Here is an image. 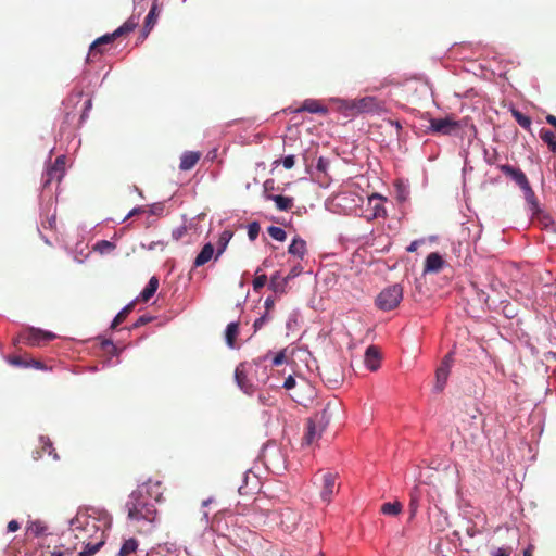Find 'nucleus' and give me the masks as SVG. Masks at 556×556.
Here are the masks:
<instances>
[{"label":"nucleus","mask_w":556,"mask_h":556,"mask_svg":"<svg viewBox=\"0 0 556 556\" xmlns=\"http://www.w3.org/2000/svg\"><path fill=\"white\" fill-rule=\"evenodd\" d=\"M540 138L543 142H545L548 146V149L556 154V136L555 134L549 130L542 128L540 130Z\"/></svg>","instance_id":"obj_29"},{"label":"nucleus","mask_w":556,"mask_h":556,"mask_svg":"<svg viewBox=\"0 0 556 556\" xmlns=\"http://www.w3.org/2000/svg\"><path fill=\"white\" fill-rule=\"evenodd\" d=\"M125 508L127 517L135 522H153L156 519L157 510L154 503L144 495L143 488H137L129 495Z\"/></svg>","instance_id":"obj_2"},{"label":"nucleus","mask_w":556,"mask_h":556,"mask_svg":"<svg viewBox=\"0 0 556 556\" xmlns=\"http://www.w3.org/2000/svg\"><path fill=\"white\" fill-rule=\"evenodd\" d=\"M546 122L556 128V116L548 114L546 116Z\"/></svg>","instance_id":"obj_59"},{"label":"nucleus","mask_w":556,"mask_h":556,"mask_svg":"<svg viewBox=\"0 0 556 556\" xmlns=\"http://www.w3.org/2000/svg\"><path fill=\"white\" fill-rule=\"evenodd\" d=\"M325 429L318 427L315 420L308 418L306 420L305 433L302 439V444L311 446L315 444L320 438Z\"/></svg>","instance_id":"obj_11"},{"label":"nucleus","mask_w":556,"mask_h":556,"mask_svg":"<svg viewBox=\"0 0 556 556\" xmlns=\"http://www.w3.org/2000/svg\"><path fill=\"white\" fill-rule=\"evenodd\" d=\"M157 247H160V249L163 250L165 247V243L162 241H152L149 245V250H155V249H157Z\"/></svg>","instance_id":"obj_57"},{"label":"nucleus","mask_w":556,"mask_h":556,"mask_svg":"<svg viewBox=\"0 0 556 556\" xmlns=\"http://www.w3.org/2000/svg\"><path fill=\"white\" fill-rule=\"evenodd\" d=\"M160 13H161V9L159 8L157 0H154L148 15L146 16V20H144L143 28L141 30L142 39H146L148 37V35L150 34V31L153 29V27L155 26V24L157 22Z\"/></svg>","instance_id":"obj_14"},{"label":"nucleus","mask_w":556,"mask_h":556,"mask_svg":"<svg viewBox=\"0 0 556 556\" xmlns=\"http://www.w3.org/2000/svg\"><path fill=\"white\" fill-rule=\"evenodd\" d=\"M533 219L544 229L549 230L552 232L556 231V223L553 218L544 213L541 208L538 212L532 213Z\"/></svg>","instance_id":"obj_20"},{"label":"nucleus","mask_w":556,"mask_h":556,"mask_svg":"<svg viewBox=\"0 0 556 556\" xmlns=\"http://www.w3.org/2000/svg\"><path fill=\"white\" fill-rule=\"evenodd\" d=\"M337 475L327 472L323 476V484L320 496L325 502H330L332 496L338 492L339 484L337 482Z\"/></svg>","instance_id":"obj_9"},{"label":"nucleus","mask_w":556,"mask_h":556,"mask_svg":"<svg viewBox=\"0 0 556 556\" xmlns=\"http://www.w3.org/2000/svg\"><path fill=\"white\" fill-rule=\"evenodd\" d=\"M532 551H533V546H532V545L528 546V547L523 551V556H533Z\"/></svg>","instance_id":"obj_63"},{"label":"nucleus","mask_w":556,"mask_h":556,"mask_svg":"<svg viewBox=\"0 0 556 556\" xmlns=\"http://www.w3.org/2000/svg\"><path fill=\"white\" fill-rule=\"evenodd\" d=\"M339 111L348 117L361 114L381 115L388 111L386 102L374 96L355 99H339Z\"/></svg>","instance_id":"obj_1"},{"label":"nucleus","mask_w":556,"mask_h":556,"mask_svg":"<svg viewBox=\"0 0 556 556\" xmlns=\"http://www.w3.org/2000/svg\"><path fill=\"white\" fill-rule=\"evenodd\" d=\"M230 236L228 235V232H223V235L220 236V243H222V247L220 249L218 250L217 254H216V258L223 253V251L225 250L226 248V244L229 240Z\"/></svg>","instance_id":"obj_45"},{"label":"nucleus","mask_w":556,"mask_h":556,"mask_svg":"<svg viewBox=\"0 0 556 556\" xmlns=\"http://www.w3.org/2000/svg\"><path fill=\"white\" fill-rule=\"evenodd\" d=\"M264 306L266 309L265 313H269L275 306V300L273 298L268 296L264 302Z\"/></svg>","instance_id":"obj_50"},{"label":"nucleus","mask_w":556,"mask_h":556,"mask_svg":"<svg viewBox=\"0 0 556 556\" xmlns=\"http://www.w3.org/2000/svg\"><path fill=\"white\" fill-rule=\"evenodd\" d=\"M139 24V16L131 15L122 26L115 29L112 34H106L98 39H96L88 52L87 61L94 62L98 58H100L103 52V46L113 42L116 38L128 35L134 31Z\"/></svg>","instance_id":"obj_3"},{"label":"nucleus","mask_w":556,"mask_h":556,"mask_svg":"<svg viewBox=\"0 0 556 556\" xmlns=\"http://www.w3.org/2000/svg\"><path fill=\"white\" fill-rule=\"evenodd\" d=\"M452 362H453V357H452V354L448 353L447 355L444 356L442 363H441V366L437 369V372H435V378H437V383H435V389L441 392L445 384H446V381H447V378H448V375H450V369H451V366H452Z\"/></svg>","instance_id":"obj_12"},{"label":"nucleus","mask_w":556,"mask_h":556,"mask_svg":"<svg viewBox=\"0 0 556 556\" xmlns=\"http://www.w3.org/2000/svg\"><path fill=\"white\" fill-rule=\"evenodd\" d=\"M409 507L412 510V515H414L417 510V501L414 497L410 500Z\"/></svg>","instance_id":"obj_60"},{"label":"nucleus","mask_w":556,"mask_h":556,"mask_svg":"<svg viewBox=\"0 0 556 556\" xmlns=\"http://www.w3.org/2000/svg\"><path fill=\"white\" fill-rule=\"evenodd\" d=\"M342 415V404L337 400H330L327 402L325 407L316 413L313 417H311L313 420L318 424V427L321 429H326L327 426L332 421L337 420Z\"/></svg>","instance_id":"obj_5"},{"label":"nucleus","mask_w":556,"mask_h":556,"mask_svg":"<svg viewBox=\"0 0 556 556\" xmlns=\"http://www.w3.org/2000/svg\"><path fill=\"white\" fill-rule=\"evenodd\" d=\"M429 129L434 134L452 135L460 129V123L452 116H446L444 118H431Z\"/></svg>","instance_id":"obj_6"},{"label":"nucleus","mask_w":556,"mask_h":556,"mask_svg":"<svg viewBox=\"0 0 556 556\" xmlns=\"http://www.w3.org/2000/svg\"><path fill=\"white\" fill-rule=\"evenodd\" d=\"M143 212H144L143 207H141V206H139V207H135V208H132V210L128 213V215H127V217H126V218H130V217L136 216V215H138V214H140V213H143Z\"/></svg>","instance_id":"obj_58"},{"label":"nucleus","mask_w":556,"mask_h":556,"mask_svg":"<svg viewBox=\"0 0 556 556\" xmlns=\"http://www.w3.org/2000/svg\"><path fill=\"white\" fill-rule=\"evenodd\" d=\"M151 320H153V317L152 316H148V315H142L140 316L136 323L134 324V328H138V327H141L148 323H150Z\"/></svg>","instance_id":"obj_44"},{"label":"nucleus","mask_w":556,"mask_h":556,"mask_svg":"<svg viewBox=\"0 0 556 556\" xmlns=\"http://www.w3.org/2000/svg\"><path fill=\"white\" fill-rule=\"evenodd\" d=\"M287 285V279L285 277H280L278 271L275 273L270 278L269 287L275 293L283 294L286 292Z\"/></svg>","instance_id":"obj_26"},{"label":"nucleus","mask_w":556,"mask_h":556,"mask_svg":"<svg viewBox=\"0 0 556 556\" xmlns=\"http://www.w3.org/2000/svg\"><path fill=\"white\" fill-rule=\"evenodd\" d=\"M214 254V247L212 243H206L194 260V267H200L212 260Z\"/></svg>","instance_id":"obj_24"},{"label":"nucleus","mask_w":556,"mask_h":556,"mask_svg":"<svg viewBox=\"0 0 556 556\" xmlns=\"http://www.w3.org/2000/svg\"><path fill=\"white\" fill-rule=\"evenodd\" d=\"M159 288V279L153 276L150 278L148 285L141 291L140 295L137 298V301L148 302L156 292Z\"/></svg>","instance_id":"obj_22"},{"label":"nucleus","mask_w":556,"mask_h":556,"mask_svg":"<svg viewBox=\"0 0 556 556\" xmlns=\"http://www.w3.org/2000/svg\"><path fill=\"white\" fill-rule=\"evenodd\" d=\"M201 159V153L195 151H187L180 157L179 168L181 170H190L193 168L199 160Z\"/></svg>","instance_id":"obj_19"},{"label":"nucleus","mask_w":556,"mask_h":556,"mask_svg":"<svg viewBox=\"0 0 556 556\" xmlns=\"http://www.w3.org/2000/svg\"><path fill=\"white\" fill-rule=\"evenodd\" d=\"M186 231H187V228H186L185 226H180V227H178V228H176V229H174V230H173V232H172V237H173L176 241H178V240H180V239L184 237V235L186 233Z\"/></svg>","instance_id":"obj_43"},{"label":"nucleus","mask_w":556,"mask_h":556,"mask_svg":"<svg viewBox=\"0 0 556 556\" xmlns=\"http://www.w3.org/2000/svg\"><path fill=\"white\" fill-rule=\"evenodd\" d=\"M20 529V523L16 520H11L8 523V531L15 532Z\"/></svg>","instance_id":"obj_53"},{"label":"nucleus","mask_w":556,"mask_h":556,"mask_svg":"<svg viewBox=\"0 0 556 556\" xmlns=\"http://www.w3.org/2000/svg\"><path fill=\"white\" fill-rule=\"evenodd\" d=\"M138 488H143L144 495L154 504L160 503L163 500V492L165 488L162 481L150 479L147 482L140 484Z\"/></svg>","instance_id":"obj_10"},{"label":"nucleus","mask_w":556,"mask_h":556,"mask_svg":"<svg viewBox=\"0 0 556 556\" xmlns=\"http://www.w3.org/2000/svg\"><path fill=\"white\" fill-rule=\"evenodd\" d=\"M29 363H30V366H33V367H35L37 369H42L43 368V365L39 361L31 359Z\"/></svg>","instance_id":"obj_62"},{"label":"nucleus","mask_w":556,"mask_h":556,"mask_svg":"<svg viewBox=\"0 0 556 556\" xmlns=\"http://www.w3.org/2000/svg\"><path fill=\"white\" fill-rule=\"evenodd\" d=\"M9 362H10V364H12L14 366H20V367H28V366H30V363L28 361H25L21 356H11L9 358Z\"/></svg>","instance_id":"obj_42"},{"label":"nucleus","mask_w":556,"mask_h":556,"mask_svg":"<svg viewBox=\"0 0 556 556\" xmlns=\"http://www.w3.org/2000/svg\"><path fill=\"white\" fill-rule=\"evenodd\" d=\"M267 232H268V235H269L273 239H275V240H277V241H281V242H282V241H285V240H286V238H287V233H286V231H285L282 228L277 227V226H270V227H268Z\"/></svg>","instance_id":"obj_36"},{"label":"nucleus","mask_w":556,"mask_h":556,"mask_svg":"<svg viewBox=\"0 0 556 556\" xmlns=\"http://www.w3.org/2000/svg\"><path fill=\"white\" fill-rule=\"evenodd\" d=\"M288 252L292 255L303 258L306 253V242L303 239L294 238L289 245Z\"/></svg>","instance_id":"obj_27"},{"label":"nucleus","mask_w":556,"mask_h":556,"mask_svg":"<svg viewBox=\"0 0 556 556\" xmlns=\"http://www.w3.org/2000/svg\"><path fill=\"white\" fill-rule=\"evenodd\" d=\"M269 319V313H265L260 318H257L253 324L254 331H258Z\"/></svg>","instance_id":"obj_41"},{"label":"nucleus","mask_w":556,"mask_h":556,"mask_svg":"<svg viewBox=\"0 0 556 556\" xmlns=\"http://www.w3.org/2000/svg\"><path fill=\"white\" fill-rule=\"evenodd\" d=\"M83 96H84L83 90H76L68 97L67 101L77 104L80 101V99L83 98Z\"/></svg>","instance_id":"obj_46"},{"label":"nucleus","mask_w":556,"mask_h":556,"mask_svg":"<svg viewBox=\"0 0 556 556\" xmlns=\"http://www.w3.org/2000/svg\"><path fill=\"white\" fill-rule=\"evenodd\" d=\"M493 556H510V548H504V547L497 548L493 553Z\"/></svg>","instance_id":"obj_51"},{"label":"nucleus","mask_w":556,"mask_h":556,"mask_svg":"<svg viewBox=\"0 0 556 556\" xmlns=\"http://www.w3.org/2000/svg\"><path fill=\"white\" fill-rule=\"evenodd\" d=\"M138 545V541L134 538L126 540L118 552V556H130L137 551Z\"/></svg>","instance_id":"obj_32"},{"label":"nucleus","mask_w":556,"mask_h":556,"mask_svg":"<svg viewBox=\"0 0 556 556\" xmlns=\"http://www.w3.org/2000/svg\"><path fill=\"white\" fill-rule=\"evenodd\" d=\"M382 198L378 194H372L368 198V203L372 205V214L371 217H378L384 212L383 205L381 203Z\"/></svg>","instance_id":"obj_35"},{"label":"nucleus","mask_w":556,"mask_h":556,"mask_svg":"<svg viewBox=\"0 0 556 556\" xmlns=\"http://www.w3.org/2000/svg\"><path fill=\"white\" fill-rule=\"evenodd\" d=\"M238 333H239V324L238 323H230L227 325L226 331H225V339H226V343L229 348L235 346V342H236Z\"/></svg>","instance_id":"obj_28"},{"label":"nucleus","mask_w":556,"mask_h":556,"mask_svg":"<svg viewBox=\"0 0 556 556\" xmlns=\"http://www.w3.org/2000/svg\"><path fill=\"white\" fill-rule=\"evenodd\" d=\"M260 273V269L256 270V276L253 280V289L255 291H258L260 289H262L266 282H267V276L265 274H258Z\"/></svg>","instance_id":"obj_38"},{"label":"nucleus","mask_w":556,"mask_h":556,"mask_svg":"<svg viewBox=\"0 0 556 556\" xmlns=\"http://www.w3.org/2000/svg\"><path fill=\"white\" fill-rule=\"evenodd\" d=\"M300 269L298 267H293L289 274L285 277L287 279V282H289V280L295 278L296 276H299L300 274Z\"/></svg>","instance_id":"obj_52"},{"label":"nucleus","mask_w":556,"mask_h":556,"mask_svg":"<svg viewBox=\"0 0 556 556\" xmlns=\"http://www.w3.org/2000/svg\"><path fill=\"white\" fill-rule=\"evenodd\" d=\"M52 169H59L61 175H64L65 172V156H58L54 163L51 165Z\"/></svg>","instance_id":"obj_40"},{"label":"nucleus","mask_w":556,"mask_h":556,"mask_svg":"<svg viewBox=\"0 0 556 556\" xmlns=\"http://www.w3.org/2000/svg\"><path fill=\"white\" fill-rule=\"evenodd\" d=\"M327 168V161L324 157H319L317 162V169L325 172Z\"/></svg>","instance_id":"obj_55"},{"label":"nucleus","mask_w":556,"mask_h":556,"mask_svg":"<svg viewBox=\"0 0 556 556\" xmlns=\"http://www.w3.org/2000/svg\"><path fill=\"white\" fill-rule=\"evenodd\" d=\"M403 509V505L395 501V502H387L381 505L380 511L384 515L389 516H397Z\"/></svg>","instance_id":"obj_31"},{"label":"nucleus","mask_w":556,"mask_h":556,"mask_svg":"<svg viewBox=\"0 0 556 556\" xmlns=\"http://www.w3.org/2000/svg\"><path fill=\"white\" fill-rule=\"evenodd\" d=\"M28 531H30L31 533H34L35 535H39L42 531V528L37 525V523H33L29 528H28Z\"/></svg>","instance_id":"obj_54"},{"label":"nucleus","mask_w":556,"mask_h":556,"mask_svg":"<svg viewBox=\"0 0 556 556\" xmlns=\"http://www.w3.org/2000/svg\"><path fill=\"white\" fill-rule=\"evenodd\" d=\"M520 189L523 192L525 199L529 205V210L531 211V213L538 212L540 208L539 201H538L536 195H535L533 189L531 188L530 184L529 182L526 184Z\"/></svg>","instance_id":"obj_23"},{"label":"nucleus","mask_w":556,"mask_h":556,"mask_svg":"<svg viewBox=\"0 0 556 556\" xmlns=\"http://www.w3.org/2000/svg\"><path fill=\"white\" fill-rule=\"evenodd\" d=\"M135 305H136V301L134 302H130L129 304H127L116 316L115 318L113 319L112 321V325H111V328L115 329L118 325H121L126 318L127 316L132 312V309L135 308Z\"/></svg>","instance_id":"obj_30"},{"label":"nucleus","mask_w":556,"mask_h":556,"mask_svg":"<svg viewBox=\"0 0 556 556\" xmlns=\"http://www.w3.org/2000/svg\"><path fill=\"white\" fill-rule=\"evenodd\" d=\"M260 230H261V227H260L258 223H256V222L250 223L248 226L249 239L251 241H254L257 238Z\"/></svg>","instance_id":"obj_39"},{"label":"nucleus","mask_w":556,"mask_h":556,"mask_svg":"<svg viewBox=\"0 0 556 556\" xmlns=\"http://www.w3.org/2000/svg\"><path fill=\"white\" fill-rule=\"evenodd\" d=\"M267 199L275 202L276 207L279 211H289L293 206V199L290 197H285L281 194H269L267 195Z\"/></svg>","instance_id":"obj_25"},{"label":"nucleus","mask_w":556,"mask_h":556,"mask_svg":"<svg viewBox=\"0 0 556 556\" xmlns=\"http://www.w3.org/2000/svg\"><path fill=\"white\" fill-rule=\"evenodd\" d=\"M55 338V334L40 329H29L27 332L21 336V340L28 345L35 346L40 345L41 342H48Z\"/></svg>","instance_id":"obj_8"},{"label":"nucleus","mask_w":556,"mask_h":556,"mask_svg":"<svg viewBox=\"0 0 556 556\" xmlns=\"http://www.w3.org/2000/svg\"><path fill=\"white\" fill-rule=\"evenodd\" d=\"M320 376L325 383L331 389H336L342 382L343 379L342 375L334 368H326L324 372L320 374Z\"/></svg>","instance_id":"obj_21"},{"label":"nucleus","mask_w":556,"mask_h":556,"mask_svg":"<svg viewBox=\"0 0 556 556\" xmlns=\"http://www.w3.org/2000/svg\"><path fill=\"white\" fill-rule=\"evenodd\" d=\"M418 244L419 242L418 241H413L408 247H407V251L408 252H415L418 248Z\"/></svg>","instance_id":"obj_61"},{"label":"nucleus","mask_w":556,"mask_h":556,"mask_svg":"<svg viewBox=\"0 0 556 556\" xmlns=\"http://www.w3.org/2000/svg\"><path fill=\"white\" fill-rule=\"evenodd\" d=\"M63 175L60 174L59 169H52L51 166L47 168L42 175L43 187H48L53 180L61 181Z\"/></svg>","instance_id":"obj_33"},{"label":"nucleus","mask_w":556,"mask_h":556,"mask_svg":"<svg viewBox=\"0 0 556 556\" xmlns=\"http://www.w3.org/2000/svg\"><path fill=\"white\" fill-rule=\"evenodd\" d=\"M403 299L401 285H393L384 288L376 298V305L379 309L388 312L396 308Z\"/></svg>","instance_id":"obj_4"},{"label":"nucleus","mask_w":556,"mask_h":556,"mask_svg":"<svg viewBox=\"0 0 556 556\" xmlns=\"http://www.w3.org/2000/svg\"><path fill=\"white\" fill-rule=\"evenodd\" d=\"M285 359H286V353H285V351H280V352H278V353L274 356V358H273V365H274V366H279V365H281V364L285 362Z\"/></svg>","instance_id":"obj_47"},{"label":"nucleus","mask_w":556,"mask_h":556,"mask_svg":"<svg viewBox=\"0 0 556 556\" xmlns=\"http://www.w3.org/2000/svg\"><path fill=\"white\" fill-rule=\"evenodd\" d=\"M443 265L442 256L437 252H432L426 257L424 273H439Z\"/></svg>","instance_id":"obj_16"},{"label":"nucleus","mask_w":556,"mask_h":556,"mask_svg":"<svg viewBox=\"0 0 556 556\" xmlns=\"http://www.w3.org/2000/svg\"><path fill=\"white\" fill-rule=\"evenodd\" d=\"M498 168L503 174L509 176L520 188L529 182L526 174L519 168H515L508 164H502Z\"/></svg>","instance_id":"obj_15"},{"label":"nucleus","mask_w":556,"mask_h":556,"mask_svg":"<svg viewBox=\"0 0 556 556\" xmlns=\"http://www.w3.org/2000/svg\"><path fill=\"white\" fill-rule=\"evenodd\" d=\"M235 380L238 387L248 395L254 393L255 388L253 383H251L248 379L247 370L244 364H240L237 366L235 370Z\"/></svg>","instance_id":"obj_13"},{"label":"nucleus","mask_w":556,"mask_h":556,"mask_svg":"<svg viewBox=\"0 0 556 556\" xmlns=\"http://www.w3.org/2000/svg\"><path fill=\"white\" fill-rule=\"evenodd\" d=\"M365 364L368 369L375 371L380 366V351L376 345H370L365 352Z\"/></svg>","instance_id":"obj_17"},{"label":"nucleus","mask_w":556,"mask_h":556,"mask_svg":"<svg viewBox=\"0 0 556 556\" xmlns=\"http://www.w3.org/2000/svg\"><path fill=\"white\" fill-rule=\"evenodd\" d=\"M295 112H309L325 115L328 112V109L318 100L306 99L302 105L295 110Z\"/></svg>","instance_id":"obj_18"},{"label":"nucleus","mask_w":556,"mask_h":556,"mask_svg":"<svg viewBox=\"0 0 556 556\" xmlns=\"http://www.w3.org/2000/svg\"><path fill=\"white\" fill-rule=\"evenodd\" d=\"M294 155H288L282 160V164L286 169L292 168L294 166Z\"/></svg>","instance_id":"obj_48"},{"label":"nucleus","mask_w":556,"mask_h":556,"mask_svg":"<svg viewBox=\"0 0 556 556\" xmlns=\"http://www.w3.org/2000/svg\"><path fill=\"white\" fill-rule=\"evenodd\" d=\"M300 520V514L289 507L282 508L279 513V527L285 532H293L296 529Z\"/></svg>","instance_id":"obj_7"},{"label":"nucleus","mask_w":556,"mask_h":556,"mask_svg":"<svg viewBox=\"0 0 556 556\" xmlns=\"http://www.w3.org/2000/svg\"><path fill=\"white\" fill-rule=\"evenodd\" d=\"M511 115L514 116L516 122L519 124V126H521L526 130H530V127L532 124L531 117L525 115L523 113H521L520 111H518L516 109L511 110Z\"/></svg>","instance_id":"obj_34"},{"label":"nucleus","mask_w":556,"mask_h":556,"mask_svg":"<svg viewBox=\"0 0 556 556\" xmlns=\"http://www.w3.org/2000/svg\"><path fill=\"white\" fill-rule=\"evenodd\" d=\"M295 379L292 376H289L283 382V388L290 390L295 387Z\"/></svg>","instance_id":"obj_49"},{"label":"nucleus","mask_w":556,"mask_h":556,"mask_svg":"<svg viewBox=\"0 0 556 556\" xmlns=\"http://www.w3.org/2000/svg\"><path fill=\"white\" fill-rule=\"evenodd\" d=\"M389 123L396 127L397 131L402 129V126L399 121H389Z\"/></svg>","instance_id":"obj_64"},{"label":"nucleus","mask_w":556,"mask_h":556,"mask_svg":"<svg viewBox=\"0 0 556 556\" xmlns=\"http://www.w3.org/2000/svg\"><path fill=\"white\" fill-rule=\"evenodd\" d=\"M91 108V99L90 98H87L84 102V106H83V114H81V119L85 118L86 116V112Z\"/></svg>","instance_id":"obj_56"},{"label":"nucleus","mask_w":556,"mask_h":556,"mask_svg":"<svg viewBox=\"0 0 556 556\" xmlns=\"http://www.w3.org/2000/svg\"><path fill=\"white\" fill-rule=\"evenodd\" d=\"M102 544L103 542L96 544L88 543L84 546L83 551L79 552L78 556H92L100 549Z\"/></svg>","instance_id":"obj_37"}]
</instances>
